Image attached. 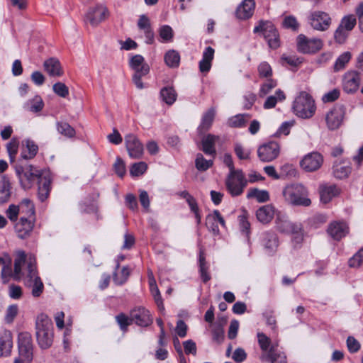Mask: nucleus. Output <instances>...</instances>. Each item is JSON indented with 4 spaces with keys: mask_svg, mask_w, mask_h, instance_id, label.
<instances>
[{
    "mask_svg": "<svg viewBox=\"0 0 363 363\" xmlns=\"http://www.w3.org/2000/svg\"><path fill=\"white\" fill-rule=\"evenodd\" d=\"M15 280L23 279L25 286L31 289L34 297H39L43 291L44 285L36 268L35 258L33 255L27 256L24 252H19L14 260Z\"/></svg>",
    "mask_w": 363,
    "mask_h": 363,
    "instance_id": "f257e3e1",
    "label": "nucleus"
},
{
    "mask_svg": "<svg viewBox=\"0 0 363 363\" xmlns=\"http://www.w3.org/2000/svg\"><path fill=\"white\" fill-rule=\"evenodd\" d=\"M15 171L21 186L25 189L30 188L33 182L37 178L39 179L38 198L41 201H44L48 198L52 180L50 172L43 171L40 172L32 165L25 167L16 165Z\"/></svg>",
    "mask_w": 363,
    "mask_h": 363,
    "instance_id": "f03ea898",
    "label": "nucleus"
},
{
    "mask_svg": "<svg viewBox=\"0 0 363 363\" xmlns=\"http://www.w3.org/2000/svg\"><path fill=\"white\" fill-rule=\"evenodd\" d=\"M35 334L39 347L48 349L53 342V326L51 320L45 314H40L36 319Z\"/></svg>",
    "mask_w": 363,
    "mask_h": 363,
    "instance_id": "7ed1b4c3",
    "label": "nucleus"
},
{
    "mask_svg": "<svg viewBox=\"0 0 363 363\" xmlns=\"http://www.w3.org/2000/svg\"><path fill=\"white\" fill-rule=\"evenodd\" d=\"M285 201L292 206H309L311 201L308 198L307 189L301 184H291L282 190Z\"/></svg>",
    "mask_w": 363,
    "mask_h": 363,
    "instance_id": "20e7f679",
    "label": "nucleus"
},
{
    "mask_svg": "<svg viewBox=\"0 0 363 363\" xmlns=\"http://www.w3.org/2000/svg\"><path fill=\"white\" fill-rule=\"evenodd\" d=\"M292 108L298 117L303 119L310 118L315 111V101L309 94L301 91L295 98Z\"/></svg>",
    "mask_w": 363,
    "mask_h": 363,
    "instance_id": "39448f33",
    "label": "nucleus"
},
{
    "mask_svg": "<svg viewBox=\"0 0 363 363\" xmlns=\"http://www.w3.org/2000/svg\"><path fill=\"white\" fill-rule=\"evenodd\" d=\"M247 184V180L240 169L230 172L225 181L226 188L233 196L242 194Z\"/></svg>",
    "mask_w": 363,
    "mask_h": 363,
    "instance_id": "423d86ee",
    "label": "nucleus"
},
{
    "mask_svg": "<svg viewBox=\"0 0 363 363\" xmlns=\"http://www.w3.org/2000/svg\"><path fill=\"white\" fill-rule=\"evenodd\" d=\"M254 33L262 32L271 48L276 49L279 46V34L274 25L269 22L260 21L254 28Z\"/></svg>",
    "mask_w": 363,
    "mask_h": 363,
    "instance_id": "0eeeda50",
    "label": "nucleus"
},
{
    "mask_svg": "<svg viewBox=\"0 0 363 363\" xmlns=\"http://www.w3.org/2000/svg\"><path fill=\"white\" fill-rule=\"evenodd\" d=\"M323 43L319 38H308L300 34L297 37V50L303 54H314L323 48Z\"/></svg>",
    "mask_w": 363,
    "mask_h": 363,
    "instance_id": "6e6552de",
    "label": "nucleus"
},
{
    "mask_svg": "<svg viewBox=\"0 0 363 363\" xmlns=\"http://www.w3.org/2000/svg\"><path fill=\"white\" fill-rule=\"evenodd\" d=\"M19 355L25 363H30L33 360V343L31 335L28 332H22L18 337Z\"/></svg>",
    "mask_w": 363,
    "mask_h": 363,
    "instance_id": "1a4fd4ad",
    "label": "nucleus"
},
{
    "mask_svg": "<svg viewBox=\"0 0 363 363\" xmlns=\"http://www.w3.org/2000/svg\"><path fill=\"white\" fill-rule=\"evenodd\" d=\"M280 153V146L274 141L260 145L257 150L259 159L263 162H269L278 157Z\"/></svg>",
    "mask_w": 363,
    "mask_h": 363,
    "instance_id": "9d476101",
    "label": "nucleus"
},
{
    "mask_svg": "<svg viewBox=\"0 0 363 363\" xmlns=\"http://www.w3.org/2000/svg\"><path fill=\"white\" fill-rule=\"evenodd\" d=\"M345 115V107L343 105L335 106L326 114L325 121L330 130H336L342 123Z\"/></svg>",
    "mask_w": 363,
    "mask_h": 363,
    "instance_id": "9b49d317",
    "label": "nucleus"
},
{
    "mask_svg": "<svg viewBox=\"0 0 363 363\" xmlns=\"http://www.w3.org/2000/svg\"><path fill=\"white\" fill-rule=\"evenodd\" d=\"M124 140L129 157L133 159L141 158L144 152V147L138 137L134 134L129 133L125 136Z\"/></svg>",
    "mask_w": 363,
    "mask_h": 363,
    "instance_id": "f8f14e48",
    "label": "nucleus"
},
{
    "mask_svg": "<svg viewBox=\"0 0 363 363\" xmlns=\"http://www.w3.org/2000/svg\"><path fill=\"white\" fill-rule=\"evenodd\" d=\"M309 23L313 29L325 31L330 27L331 18L325 12L314 11L309 17Z\"/></svg>",
    "mask_w": 363,
    "mask_h": 363,
    "instance_id": "ddd939ff",
    "label": "nucleus"
},
{
    "mask_svg": "<svg viewBox=\"0 0 363 363\" xmlns=\"http://www.w3.org/2000/svg\"><path fill=\"white\" fill-rule=\"evenodd\" d=\"M360 75L357 71L347 72L342 78V89L347 94L355 93L360 86Z\"/></svg>",
    "mask_w": 363,
    "mask_h": 363,
    "instance_id": "4468645a",
    "label": "nucleus"
},
{
    "mask_svg": "<svg viewBox=\"0 0 363 363\" xmlns=\"http://www.w3.org/2000/svg\"><path fill=\"white\" fill-rule=\"evenodd\" d=\"M108 15V11L106 7L98 5L89 9L85 16V21L89 23L93 27H96L101 21H104Z\"/></svg>",
    "mask_w": 363,
    "mask_h": 363,
    "instance_id": "2eb2a0df",
    "label": "nucleus"
},
{
    "mask_svg": "<svg viewBox=\"0 0 363 363\" xmlns=\"http://www.w3.org/2000/svg\"><path fill=\"white\" fill-rule=\"evenodd\" d=\"M323 158L322 155L313 152L306 155L301 161V167L306 172H311L318 169L322 165Z\"/></svg>",
    "mask_w": 363,
    "mask_h": 363,
    "instance_id": "dca6fc26",
    "label": "nucleus"
},
{
    "mask_svg": "<svg viewBox=\"0 0 363 363\" xmlns=\"http://www.w3.org/2000/svg\"><path fill=\"white\" fill-rule=\"evenodd\" d=\"M130 315L132 322L142 327H147L152 323L150 311L143 307L133 309Z\"/></svg>",
    "mask_w": 363,
    "mask_h": 363,
    "instance_id": "f3484780",
    "label": "nucleus"
},
{
    "mask_svg": "<svg viewBox=\"0 0 363 363\" xmlns=\"http://www.w3.org/2000/svg\"><path fill=\"white\" fill-rule=\"evenodd\" d=\"M35 219L26 218V217H20L18 221L14 225V230L17 236L21 239L28 238L34 228Z\"/></svg>",
    "mask_w": 363,
    "mask_h": 363,
    "instance_id": "a211bd4d",
    "label": "nucleus"
},
{
    "mask_svg": "<svg viewBox=\"0 0 363 363\" xmlns=\"http://www.w3.org/2000/svg\"><path fill=\"white\" fill-rule=\"evenodd\" d=\"M277 229L284 233H291L296 235V238L301 240V225L299 224L294 223L287 219L278 218L277 220Z\"/></svg>",
    "mask_w": 363,
    "mask_h": 363,
    "instance_id": "6ab92c4d",
    "label": "nucleus"
},
{
    "mask_svg": "<svg viewBox=\"0 0 363 363\" xmlns=\"http://www.w3.org/2000/svg\"><path fill=\"white\" fill-rule=\"evenodd\" d=\"M260 359L270 363H287L286 356L276 346H272L268 352L262 353Z\"/></svg>",
    "mask_w": 363,
    "mask_h": 363,
    "instance_id": "aec40b11",
    "label": "nucleus"
},
{
    "mask_svg": "<svg viewBox=\"0 0 363 363\" xmlns=\"http://www.w3.org/2000/svg\"><path fill=\"white\" fill-rule=\"evenodd\" d=\"M255 9V0H243L236 9V17L240 20L251 18Z\"/></svg>",
    "mask_w": 363,
    "mask_h": 363,
    "instance_id": "412c9836",
    "label": "nucleus"
},
{
    "mask_svg": "<svg viewBox=\"0 0 363 363\" xmlns=\"http://www.w3.org/2000/svg\"><path fill=\"white\" fill-rule=\"evenodd\" d=\"M328 234L335 240H340L348 233V226L344 222L334 221L328 228Z\"/></svg>",
    "mask_w": 363,
    "mask_h": 363,
    "instance_id": "4be33fe9",
    "label": "nucleus"
},
{
    "mask_svg": "<svg viewBox=\"0 0 363 363\" xmlns=\"http://www.w3.org/2000/svg\"><path fill=\"white\" fill-rule=\"evenodd\" d=\"M262 245L268 255L273 254L278 247V239L275 233L266 232L262 234Z\"/></svg>",
    "mask_w": 363,
    "mask_h": 363,
    "instance_id": "5701e85b",
    "label": "nucleus"
},
{
    "mask_svg": "<svg viewBox=\"0 0 363 363\" xmlns=\"http://www.w3.org/2000/svg\"><path fill=\"white\" fill-rule=\"evenodd\" d=\"M139 29L143 30L145 36V42L147 44H152L154 42V33L151 28L149 18L145 15L140 16L138 21Z\"/></svg>",
    "mask_w": 363,
    "mask_h": 363,
    "instance_id": "b1692460",
    "label": "nucleus"
},
{
    "mask_svg": "<svg viewBox=\"0 0 363 363\" xmlns=\"http://www.w3.org/2000/svg\"><path fill=\"white\" fill-rule=\"evenodd\" d=\"M44 69L51 77H60L63 74L60 61L55 57H50L43 63Z\"/></svg>",
    "mask_w": 363,
    "mask_h": 363,
    "instance_id": "393cba45",
    "label": "nucleus"
},
{
    "mask_svg": "<svg viewBox=\"0 0 363 363\" xmlns=\"http://www.w3.org/2000/svg\"><path fill=\"white\" fill-rule=\"evenodd\" d=\"M12 347V334L9 330H4L0 335V356L9 355Z\"/></svg>",
    "mask_w": 363,
    "mask_h": 363,
    "instance_id": "a878e982",
    "label": "nucleus"
},
{
    "mask_svg": "<svg viewBox=\"0 0 363 363\" xmlns=\"http://www.w3.org/2000/svg\"><path fill=\"white\" fill-rule=\"evenodd\" d=\"M23 149L21 153V157L24 160L33 158L38 151V145L31 140L27 139L23 141Z\"/></svg>",
    "mask_w": 363,
    "mask_h": 363,
    "instance_id": "bb28decb",
    "label": "nucleus"
},
{
    "mask_svg": "<svg viewBox=\"0 0 363 363\" xmlns=\"http://www.w3.org/2000/svg\"><path fill=\"white\" fill-rule=\"evenodd\" d=\"M340 194V189L336 185L323 186L320 187V196L323 203H327Z\"/></svg>",
    "mask_w": 363,
    "mask_h": 363,
    "instance_id": "cd10ccee",
    "label": "nucleus"
},
{
    "mask_svg": "<svg viewBox=\"0 0 363 363\" xmlns=\"http://www.w3.org/2000/svg\"><path fill=\"white\" fill-rule=\"evenodd\" d=\"M214 57V50L207 47L203 52L202 60L199 62V69L201 72H208L211 67V62Z\"/></svg>",
    "mask_w": 363,
    "mask_h": 363,
    "instance_id": "c85d7f7f",
    "label": "nucleus"
},
{
    "mask_svg": "<svg viewBox=\"0 0 363 363\" xmlns=\"http://www.w3.org/2000/svg\"><path fill=\"white\" fill-rule=\"evenodd\" d=\"M20 209V217L35 219V207L33 202L28 199H24L18 204Z\"/></svg>",
    "mask_w": 363,
    "mask_h": 363,
    "instance_id": "c756f323",
    "label": "nucleus"
},
{
    "mask_svg": "<svg viewBox=\"0 0 363 363\" xmlns=\"http://www.w3.org/2000/svg\"><path fill=\"white\" fill-rule=\"evenodd\" d=\"M351 173V167L348 163L335 162L333 167V174L337 179L347 178Z\"/></svg>",
    "mask_w": 363,
    "mask_h": 363,
    "instance_id": "7c9ffc66",
    "label": "nucleus"
},
{
    "mask_svg": "<svg viewBox=\"0 0 363 363\" xmlns=\"http://www.w3.org/2000/svg\"><path fill=\"white\" fill-rule=\"evenodd\" d=\"M274 213V208L270 205H266L257 211L256 216L261 223H267L273 218Z\"/></svg>",
    "mask_w": 363,
    "mask_h": 363,
    "instance_id": "2f4dec72",
    "label": "nucleus"
},
{
    "mask_svg": "<svg viewBox=\"0 0 363 363\" xmlns=\"http://www.w3.org/2000/svg\"><path fill=\"white\" fill-rule=\"evenodd\" d=\"M218 137L208 134L207 136L204 137L202 140V146L203 151L205 154L209 155H216V149L214 147V145L216 141L217 140Z\"/></svg>",
    "mask_w": 363,
    "mask_h": 363,
    "instance_id": "473e14b6",
    "label": "nucleus"
},
{
    "mask_svg": "<svg viewBox=\"0 0 363 363\" xmlns=\"http://www.w3.org/2000/svg\"><path fill=\"white\" fill-rule=\"evenodd\" d=\"M286 99V96L283 91L278 89L276 91L274 95L269 96L267 98L264 103V108L269 109L275 107L278 101H282Z\"/></svg>",
    "mask_w": 363,
    "mask_h": 363,
    "instance_id": "72a5a7b5",
    "label": "nucleus"
},
{
    "mask_svg": "<svg viewBox=\"0 0 363 363\" xmlns=\"http://www.w3.org/2000/svg\"><path fill=\"white\" fill-rule=\"evenodd\" d=\"M11 196V184L5 176L2 177L0 189V204L7 202Z\"/></svg>",
    "mask_w": 363,
    "mask_h": 363,
    "instance_id": "f704fd0d",
    "label": "nucleus"
},
{
    "mask_svg": "<svg viewBox=\"0 0 363 363\" xmlns=\"http://www.w3.org/2000/svg\"><path fill=\"white\" fill-rule=\"evenodd\" d=\"M160 96L167 104L172 105L176 101L177 94L173 87L167 86L161 89Z\"/></svg>",
    "mask_w": 363,
    "mask_h": 363,
    "instance_id": "c9c22d12",
    "label": "nucleus"
},
{
    "mask_svg": "<svg viewBox=\"0 0 363 363\" xmlns=\"http://www.w3.org/2000/svg\"><path fill=\"white\" fill-rule=\"evenodd\" d=\"M199 273L202 281L206 283L211 279V276L208 273V265L206 261L203 251L201 250L199 253Z\"/></svg>",
    "mask_w": 363,
    "mask_h": 363,
    "instance_id": "e433bc0d",
    "label": "nucleus"
},
{
    "mask_svg": "<svg viewBox=\"0 0 363 363\" xmlns=\"http://www.w3.org/2000/svg\"><path fill=\"white\" fill-rule=\"evenodd\" d=\"M247 199L255 198L258 202L262 203L269 201V194L266 190H259L258 189H250L247 194Z\"/></svg>",
    "mask_w": 363,
    "mask_h": 363,
    "instance_id": "4c0bfd02",
    "label": "nucleus"
},
{
    "mask_svg": "<svg viewBox=\"0 0 363 363\" xmlns=\"http://www.w3.org/2000/svg\"><path fill=\"white\" fill-rule=\"evenodd\" d=\"M215 117V110L213 108L207 111L203 116L201 123L199 127L200 132H205L211 127Z\"/></svg>",
    "mask_w": 363,
    "mask_h": 363,
    "instance_id": "58836bf2",
    "label": "nucleus"
},
{
    "mask_svg": "<svg viewBox=\"0 0 363 363\" xmlns=\"http://www.w3.org/2000/svg\"><path fill=\"white\" fill-rule=\"evenodd\" d=\"M164 62L169 67H177L179 65L180 55L174 50H169L164 55Z\"/></svg>",
    "mask_w": 363,
    "mask_h": 363,
    "instance_id": "ea45409f",
    "label": "nucleus"
},
{
    "mask_svg": "<svg viewBox=\"0 0 363 363\" xmlns=\"http://www.w3.org/2000/svg\"><path fill=\"white\" fill-rule=\"evenodd\" d=\"M352 58V54L350 52H345L342 53L336 60L334 66V72H339L343 69L346 65L350 62Z\"/></svg>",
    "mask_w": 363,
    "mask_h": 363,
    "instance_id": "a19ab883",
    "label": "nucleus"
},
{
    "mask_svg": "<svg viewBox=\"0 0 363 363\" xmlns=\"http://www.w3.org/2000/svg\"><path fill=\"white\" fill-rule=\"evenodd\" d=\"M57 131L67 138H72L75 135V130L66 122H57Z\"/></svg>",
    "mask_w": 363,
    "mask_h": 363,
    "instance_id": "79ce46f5",
    "label": "nucleus"
},
{
    "mask_svg": "<svg viewBox=\"0 0 363 363\" xmlns=\"http://www.w3.org/2000/svg\"><path fill=\"white\" fill-rule=\"evenodd\" d=\"M19 141L17 138H13L6 145V150L11 162L15 160L16 155L18 152Z\"/></svg>",
    "mask_w": 363,
    "mask_h": 363,
    "instance_id": "37998d69",
    "label": "nucleus"
},
{
    "mask_svg": "<svg viewBox=\"0 0 363 363\" xmlns=\"http://www.w3.org/2000/svg\"><path fill=\"white\" fill-rule=\"evenodd\" d=\"M257 340L259 345L262 351V353H267L270 350V347L273 346L271 343V340L263 333H257Z\"/></svg>",
    "mask_w": 363,
    "mask_h": 363,
    "instance_id": "c03bdc74",
    "label": "nucleus"
},
{
    "mask_svg": "<svg viewBox=\"0 0 363 363\" xmlns=\"http://www.w3.org/2000/svg\"><path fill=\"white\" fill-rule=\"evenodd\" d=\"M195 164L199 171H206L213 165V160H206L201 154H198Z\"/></svg>",
    "mask_w": 363,
    "mask_h": 363,
    "instance_id": "a18cd8bd",
    "label": "nucleus"
},
{
    "mask_svg": "<svg viewBox=\"0 0 363 363\" xmlns=\"http://www.w3.org/2000/svg\"><path fill=\"white\" fill-rule=\"evenodd\" d=\"M130 275V269L128 267H123L121 273H113V281L118 285L124 284Z\"/></svg>",
    "mask_w": 363,
    "mask_h": 363,
    "instance_id": "49530a36",
    "label": "nucleus"
},
{
    "mask_svg": "<svg viewBox=\"0 0 363 363\" xmlns=\"http://www.w3.org/2000/svg\"><path fill=\"white\" fill-rule=\"evenodd\" d=\"M130 65L135 70V73H137L141 72L143 67L148 65L144 62L142 55H136L131 58Z\"/></svg>",
    "mask_w": 363,
    "mask_h": 363,
    "instance_id": "de8ad7c7",
    "label": "nucleus"
},
{
    "mask_svg": "<svg viewBox=\"0 0 363 363\" xmlns=\"http://www.w3.org/2000/svg\"><path fill=\"white\" fill-rule=\"evenodd\" d=\"M206 225L207 228L213 233V235H217L219 234L218 222L217 219L214 217V212L206 216Z\"/></svg>",
    "mask_w": 363,
    "mask_h": 363,
    "instance_id": "09e8293b",
    "label": "nucleus"
},
{
    "mask_svg": "<svg viewBox=\"0 0 363 363\" xmlns=\"http://www.w3.org/2000/svg\"><path fill=\"white\" fill-rule=\"evenodd\" d=\"M277 85V82L276 80L272 79H267V82L262 84L259 91V96L260 97L265 96L267 94H269L272 89L276 87Z\"/></svg>",
    "mask_w": 363,
    "mask_h": 363,
    "instance_id": "8fccbe9b",
    "label": "nucleus"
},
{
    "mask_svg": "<svg viewBox=\"0 0 363 363\" xmlns=\"http://www.w3.org/2000/svg\"><path fill=\"white\" fill-rule=\"evenodd\" d=\"M259 76L261 78L271 79L272 76V69L269 64L266 62H261L257 67Z\"/></svg>",
    "mask_w": 363,
    "mask_h": 363,
    "instance_id": "3c124183",
    "label": "nucleus"
},
{
    "mask_svg": "<svg viewBox=\"0 0 363 363\" xmlns=\"http://www.w3.org/2000/svg\"><path fill=\"white\" fill-rule=\"evenodd\" d=\"M147 169V165L145 162L134 163L130 169V173L133 177H138L143 174Z\"/></svg>",
    "mask_w": 363,
    "mask_h": 363,
    "instance_id": "603ef678",
    "label": "nucleus"
},
{
    "mask_svg": "<svg viewBox=\"0 0 363 363\" xmlns=\"http://www.w3.org/2000/svg\"><path fill=\"white\" fill-rule=\"evenodd\" d=\"M356 23V18L353 15H349L342 18L339 26L350 32L354 28Z\"/></svg>",
    "mask_w": 363,
    "mask_h": 363,
    "instance_id": "864d4df0",
    "label": "nucleus"
},
{
    "mask_svg": "<svg viewBox=\"0 0 363 363\" xmlns=\"http://www.w3.org/2000/svg\"><path fill=\"white\" fill-rule=\"evenodd\" d=\"M149 66L145 65L143 67L141 72H137L134 74L133 77V81L138 89H143L144 86L141 81V78L142 77L146 75L149 72Z\"/></svg>",
    "mask_w": 363,
    "mask_h": 363,
    "instance_id": "5fc2aeb1",
    "label": "nucleus"
},
{
    "mask_svg": "<svg viewBox=\"0 0 363 363\" xmlns=\"http://www.w3.org/2000/svg\"><path fill=\"white\" fill-rule=\"evenodd\" d=\"M6 215L10 221L15 223L20 216V209L18 205L11 204L6 211Z\"/></svg>",
    "mask_w": 363,
    "mask_h": 363,
    "instance_id": "6e6d98bb",
    "label": "nucleus"
},
{
    "mask_svg": "<svg viewBox=\"0 0 363 363\" xmlns=\"http://www.w3.org/2000/svg\"><path fill=\"white\" fill-rule=\"evenodd\" d=\"M159 34L164 42H168L173 38V30L167 25L162 26L160 28Z\"/></svg>",
    "mask_w": 363,
    "mask_h": 363,
    "instance_id": "4d7b16f0",
    "label": "nucleus"
},
{
    "mask_svg": "<svg viewBox=\"0 0 363 363\" xmlns=\"http://www.w3.org/2000/svg\"><path fill=\"white\" fill-rule=\"evenodd\" d=\"M53 91L60 97L65 98L69 95L68 87L62 82H57L52 86Z\"/></svg>",
    "mask_w": 363,
    "mask_h": 363,
    "instance_id": "13d9d810",
    "label": "nucleus"
},
{
    "mask_svg": "<svg viewBox=\"0 0 363 363\" xmlns=\"http://www.w3.org/2000/svg\"><path fill=\"white\" fill-rule=\"evenodd\" d=\"M18 313V307L16 304L9 306L6 312L5 321L7 323H13L14 318Z\"/></svg>",
    "mask_w": 363,
    "mask_h": 363,
    "instance_id": "bf43d9fd",
    "label": "nucleus"
},
{
    "mask_svg": "<svg viewBox=\"0 0 363 363\" xmlns=\"http://www.w3.org/2000/svg\"><path fill=\"white\" fill-rule=\"evenodd\" d=\"M245 116H248V115L245 114H238L228 120V125L230 127H242L245 125L246 120L245 119Z\"/></svg>",
    "mask_w": 363,
    "mask_h": 363,
    "instance_id": "052dcab7",
    "label": "nucleus"
},
{
    "mask_svg": "<svg viewBox=\"0 0 363 363\" xmlns=\"http://www.w3.org/2000/svg\"><path fill=\"white\" fill-rule=\"evenodd\" d=\"M363 262V247L349 259V266L351 267H358Z\"/></svg>",
    "mask_w": 363,
    "mask_h": 363,
    "instance_id": "680f3d73",
    "label": "nucleus"
},
{
    "mask_svg": "<svg viewBox=\"0 0 363 363\" xmlns=\"http://www.w3.org/2000/svg\"><path fill=\"white\" fill-rule=\"evenodd\" d=\"M234 150L235 155L240 160H247L250 157V151L245 149L240 143L235 145Z\"/></svg>",
    "mask_w": 363,
    "mask_h": 363,
    "instance_id": "e2e57ef3",
    "label": "nucleus"
},
{
    "mask_svg": "<svg viewBox=\"0 0 363 363\" xmlns=\"http://www.w3.org/2000/svg\"><path fill=\"white\" fill-rule=\"evenodd\" d=\"M150 291L160 311H164L163 301L157 286L150 288Z\"/></svg>",
    "mask_w": 363,
    "mask_h": 363,
    "instance_id": "0e129e2a",
    "label": "nucleus"
},
{
    "mask_svg": "<svg viewBox=\"0 0 363 363\" xmlns=\"http://www.w3.org/2000/svg\"><path fill=\"white\" fill-rule=\"evenodd\" d=\"M283 26L285 28H291L293 30H297L299 27L297 20L294 16H288L285 17L283 21Z\"/></svg>",
    "mask_w": 363,
    "mask_h": 363,
    "instance_id": "69168bd1",
    "label": "nucleus"
},
{
    "mask_svg": "<svg viewBox=\"0 0 363 363\" xmlns=\"http://www.w3.org/2000/svg\"><path fill=\"white\" fill-rule=\"evenodd\" d=\"M340 92L338 89H334L327 93H325L323 97L322 100L325 103L333 102L337 100L340 96Z\"/></svg>",
    "mask_w": 363,
    "mask_h": 363,
    "instance_id": "338daca9",
    "label": "nucleus"
},
{
    "mask_svg": "<svg viewBox=\"0 0 363 363\" xmlns=\"http://www.w3.org/2000/svg\"><path fill=\"white\" fill-rule=\"evenodd\" d=\"M348 33L349 31L339 26L334 34L335 40L338 43H343L348 36Z\"/></svg>",
    "mask_w": 363,
    "mask_h": 363,
    "instance_id": "774afa93",
    "label": "nucleus"
}]
</instances>
